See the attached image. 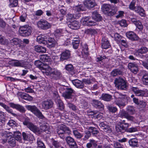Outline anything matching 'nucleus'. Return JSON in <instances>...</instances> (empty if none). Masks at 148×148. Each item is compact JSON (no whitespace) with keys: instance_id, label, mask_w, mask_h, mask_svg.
<instances>
[{"instance_id":"nucleus-5","label":"nucleus","mask_w":148,"mask_h":148,"mask_svg":"<svg viewBox=\"0 0 148 148\" xmlns=\"http://www.w3.org/2000/svg\"><path fill=\"white\" fill-rule=\"evenodd\" d=\"M115 87L120 90H125L127 88L126 81L122 77H119L115 79L114 82Z\"/></svg>"},{"instance_id":"nucleus-39","label":"nucleus","mask_w":148,"mask_h":148,"mask_svg":"<svg viewBox=\"0 0 148 148\" xmlns=\"http://www.w3.org/2000/svg\"><path fill=\"white\" fill-rule=\"evenodd\" d=\"M92 18L96 21H99L101 19L102 17L97 11H95L92 13Z\"/></svg>"},{"instance_id":"nucleus-6","label":"nucleus","mask_w":148,"mask_h":148,"mask_svg":"<svg viewBox=\"0 0 148 148\" xmlns=\"http://www.w3.org/2000/svg\"><path fill=\"white\" fill-rule=\"evenodd\" d=\"M26 108L39 119H43L45 118L42 112L36 106L27 105L26 106Z\"/></svg>"},{"instance_id":"nucleus-18","label":"nucleus","mask_w":148,"mask_h":148,"mask_svg":"<svg viewBox=\"0 0 148 148\" xmlns=\"http://www.w3.org/2000/svg\"><path fill=\"white\" fill-rule=\"evenodd\" d=\"M71 56L70 51L68 50H66L63 51L60 54V61H63L64 60H67L70 58Z\"/></svg>"},{"instance_id":"nucleus-57","label":"nucleus","mask_w":148,"mask_h":148,"mask_svg":"<svg viewBox=\"0 0 148 148\" xmlns=\"http://www.w3.org/2000/svg\"><path fill=\"white\" fill-rule=\"evenodd\" d=\"M53 145L56 148H59L61 147L62 143L61 142L53 140L52 142Z\"/></svg>"},{"instance_id":"nucleus-36","label":"nucleus","mask_w":148,"mask_h":148,"mask_svg":"<svg viewBox=\"0 0 148 148\" xmlns=\"http://www.w3.org/2000/svg\"><path fill=\"white\" fill-rule=\"evenodd\" d=\"M9 105L10 106L14 108H15L21 112H25L24 108L18 104H15L13 103H10Z\"/></svg>"},{"instance_id":"nucleus-11","label":"nucleus","mask_w":148,"mask_h":148,"mask_svg":"<svg viewBox=\"0 0 148 148\" xmlns=\"http://www.w3.org/2000/svg\"><path fill=\"white\" fill-rule=\"evenodd\" d=\"M65 141L71 148H78L77 144L72 137L68 136L65 138Z\"/></svg>"},{"instance_id":"nucleus-20","label":"nucleus","mask_w":148,"mask_h":148,"mask_svg":"<svg viewBox=\"0 0 148 148\" xmlns=\"http://www.w3.org/2000/svg\"><path fill=\"white\" fill-rule=\"evenodd\" d=\"M127 37L132 41L137 40L139 38L137 35L133 32L129 31L126 33Z\"/></svg>"},{"instance_id":"nucleus-23","label":"nucleus","mask_w":148,"mask_h":148,"mask_svg":"<svg viewBox=\"0 0 148 148\" xmlns=\"http://www.w3.org/2000/svg\"><path fill=\"white\" fill-rule=\"evenodd\" d=\"M53 69L48 66V65H45L42 69V72L45 75H49L50 76L51 73V71Z\"/></svg>"},{"instance_id":"nucleus-46","label":"nucleus","mask_w":148,"mask_h":148,"mask_svg":"<svg viewBox=\"0 0 148 148\" xmlns=\"http://www.w3.org/2000/svg\"><path fill=\"white\" fill-rule=\"evenodd\" d=\"M73 135L77 139H80L83 136L82 134L79 132L77 130H74L73 131Z\"/></svg>"},{"instance_id":"nucleus-29","label":"nucleus","mask_w":148,"mask_h":148,"mask_svg":"<svg viewBox=\"0 0 148 148\" xmlns=\"http://www.w3.org/2000/svg\"><path fill=\"white\" fill-rule=\"evenodd\" d=\"M110 47L109 41L106 39L105 37H103L102 39L101 47L103 49H107Z\"/></svg>"},{"instance_id":"nucleus-42","label":"nucleus","mask_w":148,"mask_h":148,"mask_svg":"<svg viewBox=\"0 0 148 148\" xmlns=\"http://www.w3.org/2000/svg\"><path fill=\"white\" fill-rule=\"evenodd\" d=\"M34 64L41 70H42L43 67L45 66V65H47L48 64L47 63H44L41 62L40 60H38L35 61Z\"/></svg>"},{"instance_id":"nucleus-31","label":"nucleus","mask_w":148,"mask_h":148,"mask_svg":"<svg viewBox=\"0 0 148 148\" xmlns=\"http://www.w3.org/2000/svg\"><path fill=\"white\" fill-rule=\"evenodd\" d=\"M68 26L72 29H76L79 27V22L76 21L70 22L68 24Z\"/></svg>"},{"instance_id":"nucleus-54","label":"nucleus","mask_w":148,"mask_h":148,"mask_svg":"<svg viewBox=\"0 0 148 148\" xmlns=\"http://www.w3.org/2000/svg\"><path fill=\"white\" fill-rule=\"evenodd\" d=\"M84 136L83 139L84 140L86 141L91 137V134L89 130H86L84 131Z\"/></svg>"},{"instance_id":"nucleus-48","label":"nucleus","mask_w":148,"mask_h":148,"mask_svg":"<svg viewBox=\"0 0 148 148\" xmlns=\"http://www.w3.org/2000/svg\"><path fill=\"white\" fill-rule=\"evenodd\" d=\"M21 42V40L17 38H14L11 40L10 43L11 45H17L20 44Z\"/></svg>"},{"instance_id":"nucleus-51","label":"nucleus","mask_w":148,"mask_h":148,"mask_svg":"<svg viewBox=\"0 0 148 148\" xmlns=\"http://www.w3.org/2000/svg\"><path fill=\"white\" fill-rule=\"evenodd\" d=\"M127 112L128 114L131 115L134 114L135 111L134 108L133 106H128L126 109Z\"/></svg>"},{"instance_id":"nucleus-47","label":"nucleus","mask_w":148,"mask_h":148,"mask_svg":"<svg viewBox=\"0 0 148 148\" xmlns=\"http://www.w3.org/2000/svg\"><path fill=\"white\" fill-rule=\"evenodd\" d=\"M129 143L130 146L136 147L138 145V140L136 138L131 139L129 140Z\"/></svg>"},{"instance_id":"nucleus-52","label":"nucleus","mask_w":148,"mask_h":148,"mask_svg":"<svg viewBox=\"0 0 148 148\" xmlns=\"http://www.w3.org/2000/svg\"><path fill=\"white\" fill-rule=\"evenodd\" d=\"M42 60L45 62L44 63H45L48 62H50L51 61V59L49 56L47 55H42L41 58Z\"/></svg>"},{"instance_id":"nucleus-8","label":"nucleus","mask_w":148,"mask_h":148,"mask_svg":"<svg viewBox=\"0 0 148 148\" xmlns=\"http://www.w3.org/2000/svg\"><path fill=\"white\" fill-rule=\"evenodd\" d=\"M38 27L41 29L46 30L50 28L51 24L45 20H41L37 23Z\"/></svg>"},{"instance_id":"nucleus-59","label":"nucleus","mask_w":148,"mask_h":148,"mask_svg":"<svg viewBox=\"0 0 148 148\" xmlns=\"http://www.w3.org/2000/svg\"><path fill=\"white\" fill-rule=\"evenodd\" d=\"M120 43L121 45L125 47H127V42L126 40L123 37L121 38V40L118 42Z\"/></svg>"},{"instance_id":"nucleus-28","label":"nucleus","mask_w":148,"mask_h":148,"mask_svg":"<svg viewBox=\"0 0 148 148\" xmlns=\"http://www.w3.org/2000/svg\"><path fill=\"white\" fill-rule=\"evenodd\" d=\"M23 139L25 140L33 141L35 140L34 137L32 134H28L25 132H23L22 134Z\"/></svg>"},{"instance_id":"nucleus-44","label":"nucleus","mask_w":148,"mask_h":148,"mask_svg":"<svg viewBox=\"0 0 148 148\" xmlns=\"http://www.w3.org/2000/svg\"><path fill=\"white\" fill-rule=\"evenodd\" d=\"M35 50L38 52L44 53L46 51V49L45 47L40 46H36L35 47Z\"/></svg>"},{"instance_id":"nucleus-58","label":"nucleus","mask_w":148,"mask_h":148,"mask_svg":"<svg viewBox=\"0 0 148 148\" xmlns=\"http://www.w3.org/2000/svg\"><path fill=\"white\" fill-rule=\"evenodd\" d=\"M37 143L38 144V147L39 148H45L44 144L39 138H38Z\"/></svg>"},{"instance_id":"nucleus-35","label":"nucleus","mask_w":148,"mask_h":148,"mask_svg":"<svg viewBox=\"0 0 148 148\" xmlns=\"http://www.w3.org/2000/svg\"><path fill=\"white\" fill-rule=\"evenodd\" d=\"M122 115L129 121L132 122L135 121V118L133 116H131V114H128V113H127L126 111L123 112Z\"/></svg>"},{"instance_id":"nucleus-34","label":"nucleus","mask_w":148,"mask_h":148,"mask_svg":"<svg viewBox=\"0 0 148 148\" xmlns=\"http://www.w3.org/2000/svg\"><path fill=\"white\" fill-rule=\"evenodd\" d=\"M9 64L14 66L23 67V64L17 60H12L9 61Z\"/></svg>"},{"instance_id":"nucleus-55","label":"nucleus","mask_w":148,"mask_h":148,"mask_svg":"<svg viewBox=\"0 0 148 148\" xmlns=\"http://www.w3.org/2000/svg\"><path fill=\"white\" fill-rule=\"evenodd\" d=\"M142 80L144 84L148 85V75H144L142 77Z\"/></svg>"},{"instance_id":"nucleus-50","label":"nucleus","mask_w":148,"mask_h":148,"mask_svg":"<svg viewBox=\"0 0 148 148\" xmlns=\"http://www.w3.org/2000/svg\"><path fill=\"white\" fill-rule=\"evenodd\" d=\"M21 97L24 99L29 101H32L33 99V98L32 97L25 93H22L21 95Z\"/></svg>"},{"instance_id":"nucleus-62","label":"nucleus","mask_w":148,"mask_h":148,"mask_svg":"<svg viewBox=\"0 0 148 148\" xmlns=\"http://www.w3.org/2000/svg\"><path fill=\"white\" fill-rule=\"evenodd\" d=\"M63 30L62 29H57L55 32V35L56 36H60L62 34Z\"/></svg>"},{"instance_id":"nucleus-13","label":"nucleus","mask_w":148,"mask_h":148,"mask_svg":"<svg viewBox=\"0 0 148 148\" xmlns=\"http://www.w3.org/2000/svg\"><path fill=\"white\" fill-rule=\"evenodd\" d=\"M131 90L134 92L136 95L139 97L145 96L146 92L144 90L139 89L137 87H132Z\"/></svg>"},{"instance_id":"nucleus-19","label":"nucleus","mask_w":148,"mask_h":148,"mask_svg":"<svg viewBox=\"0 0 148 148\" xmlns=\"http://www.w3.org/2000/svg\"><path fill=\"white\" fill-rule=\"evenodd\" d=\"M89 17H86L83 18V23L84 25L88 26H94L97 24L95 22L90 20Z\"/></svg>"},{"instance_id":"nucleus-60","label":"nucleus","mask_w":148,"mask_h":148,"mask_svg":"<svg viewBox=\"0 0 148 148\" xmlns=\"http://www.w3.org/2000/svg\"><path fill=\"white\" fill-rule=\"evenodd\" d=\"M85 33L87 34L94 35L97 33L96 31L94 29H89L85 31Z\"/></svg>"},{"instance_id":"nucleus-56","label":"nucleus","mask_w":148,"mask_h":148,"mask_svg":"<svg viewBox=\"0 0 148 148\" xmlns=\"http://www.w3.org/2000/svg\"><path fill=\"white\" fill-rule=\"evenodd\" d=\"M67 106L69 107L70 109H71L73 111H75L77 110V108L73 104L69 102L67 103Z\"/></svg>"},{"instance_id":"nucleus-30","label":"nucleus","mask_w":148,"mask_h":148,"mask_svg":"<svg viewBox=\"0 0 148 148\" xmlns=\"http://www.w3.org/2000/svg\"><path fill=\"white\" fill-rule=\"evenodd\" d=\"M134 11L136 13L139 14L141 16H145V11L143 8L140 6H136L135 8Z\"/></svg>"},{"instance_id":"nucleus-61","label":"nucleus","mask_w":148,"mask_h":148,"mask_svg":"<svg viewBox=\"0 0 148 148\" xmlns=\"http://www.w3.org/2000/svg\"><path fill=\"white\" fill-rule=\"evenodd\" d=\"M100 126L101 127H103V129L104 131L105 132H107L108 131L110 130V127L106 125L105 124L104 122H103L100 124Z\"/></svg>"},{"instance_id":"nucleus-38","label":"nucleus","mask_w":148,"mask_h":148,"mask_svg":"<svg viewBox=\"0 0 148 148\" xmlns=\"http://www.w3.org/2000/svg\"><path fill=\"white\" fill-rule=\"evenodd\" d=\"M114 97L115 98L116 100H119L120 99L122 100L125 99H126V95H123L121 93H119L117 92L114 93Z\"/></svg>"},{"instance_id":"nucleus-16","label":"nucleus","mask_w":148,"mask_h":148,"mask_svg":"<svg viewBox=\"0 0 148 148\" xmlns=\"http://www.w3.org/2000/svg\"><path fill=\"white\" fill-rule=\"evenodd\" d=\"M53 105V103L51 100H45L41 103L42 108L46 110L51 108Z\"/></svg>"},{"instance_id":"nucleus-9","label":"nucleus","mask_w":148,"mask_h":148,"mask_svg":"<svg viewBox=\"0 0 148 148\" xmlns=\"http://www.w3.org/2000/svg\"><path fill=\"white\" fill-rule=\"evenodd\" d=\"M73 10L77 12L76 14H73V18L77 19L80 16V14L79 12L80 11H84L86 10L85 8L83 5L80 4L74 6L73 8Z\"/></svg>"},{"instance_id":"nucleus-45","label":"nucleus","mask_w":148,"mask_h":148,"mask_svg":"<svg viewBox=\"0 0 148 148\" xmlns=\"http://www.w3.org/2000/svg\"><path fill=\"white\" fill-rule=\"evenodd\" d=\"M14 138L15 140L18 141L20 142H22L21 134L20 132L18 131L14 132Z\"/></svg>"},{"instance_id":"nucleus-64","label":"nucleus","mask_w":148,"mask_h":148,"mask_svg":"<svg viewBox=\"0 0 148 148\" xmlns=\"http://www.w3.org/2000/svg\"><path fill=\"white\" fill-rule=\"evenodd\" d=\"M119 23L120 25L122 27H126L127 24L126 23V21L125 20L123 19L119 22Z\"/></svg>"},{"instance_id":"nucleus-33","label":"nucleus","mask_w":148,"mask_h":148,"mask_svg":"<svg viewBox=\"0 0 148 148\" xmlns=\"http://www.w3.org/2000/svg\"><path fill=\"white\" fill-rule=\"evenodd\" d=\"M87 129L89 130L91 134L95 136H97L99 134V132L97 129L95 127H88Z\"/></svg>"},{"instance_id":"nucleus-2","label":"nucleus","mask_w":148,"mask_h":148,"mask_svg":"<svg viewBox=\"0 0 148 148\" xmlns=\"http://www.w3.org/2000/svg\"><path fill=\"white\" fill-rule=\"evenodd\" d=\"M103 12L109 16H112L116 14L117 11L116 7H111L108 4H104L102 7Z\"/></svg>"},{"instance_id":"nucleus-7","label":"nucleus","mask_w":148,"mask_h":148,"mask_svg":"<svg viewBox=\"0 0 148 148\" xmlns=\"http://www.w3.org/2000/svg\"><path fill=\"white\" fill-rule=\"evenodd\" d=\"M32 28L31 26L28 25H26L20 27L19 32L21 36L26 37L30 35L32 32Z\"/></svg>"},{"instance_id":"nucleus-49","label":"nucleus","mask_w":148,"mask_h":148,"mask_svg":"<svg viewBox=\"0 0 148 148\" xmlns=\"http://www.w3.org/2000/svg\"><path fill=\"white\" fill-rule=\"evenodd\" d=\"M114 103L120 108H123L126 105L125 103L122 100L120 101L119 99L117 100H117H115Z\"/></svg>"},{"instance_id":"nucleus-37","label":"nucleus","mask_w":148,"mask_h":148,"mask_svg":"<svg viewBox=\"0 0 148 148\" xmlns=\"http://www.w3.org/2000/svg\"><path fill=\"white\" fill-rule=\"evenodd\" d=\"M0 106L2 107L8 113H10L14 116H16V115L13 113L12 110L8 106L2 103H0Z\"/></svg>"},{"instance_id":"nucleus-27","label":"nucleus","mask_w":148,"mask_h":148,"mask_svg":"<svg viewBox=\"0 0 148 148\" xmlns=\"http://www.w3.org/2000/svg\"><path fill=\"white\" fill-rule=\"evenodd\" d=\"M6 136L8 138V143L9 145L12 147H15L16 144L15 138L11 136L10 137V136L8 135Z\"/></svg>"},{"instance_id":"nucleus-22","label":"nucleus","mask_w":148,"mask_h":148,"mask_svg":"<svg viewBox=\"0 0 148 148\" xmlns=\"http://www.w3.org/2000/svg\"><path fill=\"white\" fill-rule=\"evenodd\" d=\"M73 92V90L71 88H66L65 92L63 93V96L65 98L70 99L71 98L72 94Z\"/></svg>"},{"instance_id":"nucleus-15","label":"nucleus","mask_w":148,"mask_h":148,"mask_svg":"<svg viewBox=\"0 0 148 148\" xmlns=\"http://www.w3.org/2000/svg\"><path fill=\"white\" fill-rule=\"evenodd\" d=\"M92 104L95 108L99 109L101 110L103 109L104 106L101 101L96 100L92 99Z\"/></svg>"},{"instance_id":"nucleus-32","label":"nucleus","mask_w":148,"mask_h":148,"mask_svg":"<svg viewBox=\"0 0 148 148\" xmlns=\"http://www.w3.org/2000/svg\"><path fill=\"white\" fill-rule=\"evenodd\" d=\"M84 5L88 8H91L96 5V3L94 0L86 1L84 2Z\"/></svg>"},{"instance_id":"nucleus-26","label":"nucleus","mask_w":148,"mask_h":148,"mask_svg":"<svg viewBox=\"0 0 148 148\" xmlns=\"http://www.w3.org/2000/svg\"><path fill=\"white\" fill-rule=\"evenodd\" d=\"M47 39L46 36L43 35H40L37 37L36 40L40 43L46 45L47 44Z\"/></svg>"},{"instance_id":"nucleus-41","label":"nucleus","mask_w":148,"mask_h":148,"mask_svg":"<svg viewBox=\"0 0 148 148\" xmlns=\"http://www.w3.org/2000/svg\"><path fill=\"white\" fill-rule=\"evenodd\" d=\"M86 146L87 148H91L92 146L96 148L97 146V142L93 139H90L89 142L86 144Z\"/></svg>"},{"instance_id":"nucleus-24","label":"nucleus","mask_w":148,"mask_h":148,"mask_svg":"<svg viewBox=\"0 0 148 148\" xmlns=\"http://www.w3.org/2000/svg\"><path fill=\"white\" fill-rule=\"evenodd\" d=\"M73 84L75 87L79 88H82L84 86V84L81 81L78 79H75L72 81Z\"/></svg>"},{"instance_id":"nucleus-40","label":"nucleus","mask_w":148,"mask_h":148,"mask_svg":"<svg viewBox=\"0 0 148 148\" xmlns=\"http://www.w3.org/2000/svg\"><path fill=\"white\" fill-rule=\"evenodd\" d=\"M100 98L104 101H109L112 99V96L108 94H102Z\"/></svg>"},{"instance_id":"nucleus-4","label":"nucleus","mask_w":148,"mask_h":148,"mask_svg":"<svg viewBox=\"0 0 148 148\" xmlns=\"http://www.w3.org/2000/svg\"><path fill=\"white\" fill-rule=\"evenodd\" d=\"M23 125L27 126L30 130L36 134H39L40 132L39 128L32 123L30 121L28 118H25L23 121Z\"/></svg>"},{"instance_id":"nucleus-21","label":"nucleus","mask_w":148,"mask_h":148,"mask_svg":"<svg viewBox=\"0 0 148 148\" xmlns=\"http://www.w3.org/2000/svg\"><path fill=\"white\" fill-rule=\"evenodd\" d=\"M56 44V41L53 38L49 37L48 40H47L46 45L50 48L55 47Z\"/></svg>"},{"instance_id":"nucleus-43","label":"nucleus","mask_w":148,"mask_h":148,"mask_svg":"<svg viewBox=\"0 0 148 148\" xmlns=\"http://www.w3.org/2000/svg\"><path fill=\"white\" fill-rule=\"evenodd\" d=\"M65 69L71 74H73L74 73V67L71 64H68L65 66Z\"/></svg>"},{"instance_id":"nucleus-25","label":"nucleus","mask_w":148,"mask_h":148,"mask_svg":"<svg viewBox=\"0 0 148 148\" xmlns=\"http://www.w3.org/2000/svg\"><path fill=\"white\" fill-rule=\"evenodd\" d=\"M123 74V70L119 69H113L110 73V75L113 77L119 75H122Z\"/></svg>"},{"instance_id":"nucleus-63","label":"nucleus","mask_w":148,"mask_h":148,"mask_svg":"<svg viewBox=\"0 0 148 148\" xmlns=\"http://www.w3.org/2000/svg\"><path fill=\"white\" fill-rule=\"evenodd\" d=\"M136 1V0H132L129 5V8L130 9L134 11L135 8L136 7L135 6V5Z\"/></svg>"},{"instance_id":"nucleus-10","label":"nucleus","mask_w":148,"mask_h":148,"mask_svg":"<svg viewBox=\"0 0 148 148\" xmlns=\"http://www.w3.org/2000/svg\"><path fill=\"white\" fill-rule=\"evenodd\" d=\"M53 98L55 102L57 104L58 108L61 110L64 109V104L60 100V97L57 93H53Z\"/></svg>"},{"instance_id":"nucleus-12","label":"nucleus","mask_w":148,"mask_h":148,"mask_svg":"<svg viewBox=\"0 0 148 148\" xmlns=\"http://www.w3.org/2000/svg\"><path fill=\"white\" fill-rule=\"evenodd\" d=\"M148 51V48L145 47H142L138 50L134 52V54L136 56L142 58V54L146 53Z\"/></svg>"},{"instance_id":"nucleus-3","label":"nucleus","mask_w":148,"mask_h":148,"mask_svg":"<svg viewBox=\"0 0 148 148\" xmlns=\"http://www.w3.org/2000/svg\"><path fill=\"white\" fill-rule=\"evenodd\" d=\"M129 126V124L123 120L118 123L116 125L115 129L117 132L124 133L127 132Z\"/></svg>"},{"instance_id":"nucleus-14","label":"nucleus","mask_w":148,"mask_h":148,"mask_svg":"<svg viewBox=\"0 0 148 148\" xmlns=\"http://www.w3.org/2000/svg\"><path fill=\"white\" fill-rule=\"evenodd\" d=\"M62 76V74L60 71L55 69H53L51 71L50 77L55 79H58Z\"/></svg>"},{"instance_id":"nucleus-53","label":"nucleus","mask_w":148,"mask_h":148,"mask_svg":"<svg viewBox=\"0 0 148 148\" xmlns=\"http://www.w3.org/2000/svg\"><path fill=\"white\" fill-rule=\"evenodd\" d=\"M80 42L79 38H77V40H72V45L74 49H77L79 46Z\"/></svg>"},{"instance_id":"nucleus-1","label":"nucleus","mask_w":148,"mask_h":148,"mask_svg":"<svg viewBox=\"0 0 148 148\" xmlns=\"http://www.w3.org/2000/svg\"><path fill=\"white\" fill-rule=\"evenodd\" d=\"M71 131L69 127L65 125L62 124L59 126L57 130V132L59 136L62 139L65 138V135H69Z\"/></svg>"},{"instance_id":"nucleus-17","label":"nucleus","mask_w":148,"mask_h":148,"mask_svg":"<svg viewBox=\"0 0 148 148\" xmlns=\"http://www.w3.org/2000/svg\"><path fill=\"white\" fill-rule=\"evenodd\" d=\"M127 66L129 69L134 73H137L138 71V66L136 63H129L128 64Z\"/></svg>"}]
</instances>
